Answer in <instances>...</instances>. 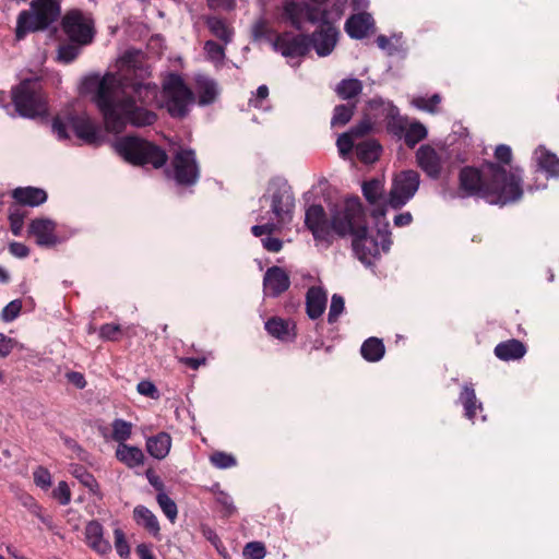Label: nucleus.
Instances as JSON below:
<instances>
[{"instance_id":"7c9ffc66","label":"nucleus","mask_w":559,"mask_h":559,"mask_svg":"<svg viewBox=\"0 0 559 559\" xmlns=\"http://www.w3.org/2000/svg\"><path fill=\"white\" fill-rule=\"evenodd\" d=\"M382 146L377 140H365L356 144L355 153L364 164H373L381 155Z\"/></svg>"},{"instance_id":"c756f323","label":"nucleus","mask_w":559,"mask_h":559,"mask_svg":"<svg viewBox=\"0 0 559 559\" xmlns=\"http://www.w3.org/2000/svg\"><path fill=\"white\" fill-rule=\"evenodd\" d=\"M305 4L306 2L295 0H284L283 2L282 16L285 21H288L296 31H302Z\"/></svg>"},{"instance_id":"ea45409f","label":"nucleus","mask_w":559,"mask_h":559,"mask_svg":"<svg viewBox=\"0 0 559 559\" xmlns=\"http://www.w3.org/2000/svg\"><path fill=\"white\" fill-rule=\"evenodd\" d=\"M133 425L122 418H116L111 423L110 439L118 444L126 443L131 438Z\"/></svg>"},{"instance_id":"603ef678","label":"nucleus","mask_w":559,"mask_h":559,"mask_svg":"<svg viewBox=\"0 0 559 559\" xmlns=\"http://www.w3.org/2000/svg\"><path fill=\"white\" fill-rule=\"evenodd\" d=\"M243 556L249 559H263L265 557V547L260 542H250L243 548Z\"/></svg>"},{"instance_id":"0eeeda50","label":"nucleus","mask_w":559,"mask_h":559,"mask_svg":"<svg viewBox=\"0 0 559 559\" xmlns=\"http://www.w3.org/2000/svg\"><path fill=\"white\" fill-rule=\"evenodd\" d=\"M12 103L22 117L34 118L46 112L47 104L41 81L25 79L12 88Z\"/></svg>"},{"instance_id":"473e14b6","label":"nucleus","mask_w":559,"mask_h":559,"mask_svg":"<svg viewBox=\"0 0 559 559\" xmlns=\"http://www.w3.org/2000/svg\"><path fill=\"white\" fill-rule=\"evenodd\" d=\"M459 401L464 407L465 417L469 420H474L477 409H483V404L478 402L473 384H464Z\"/></svg>"},{"instance_id":"6e6552de","label":"nucleus","mask_w":559,"mask_h":559,"mask_svg":"<svg viewBox=\"0 0 559 559\" xmlns=\"http://www.w3.org/2000/svg\"><path fill=\"white\" fill-rule=\"evenodd\" d=\"M262 199L270 200L271 211L277 223L284 224L292 221L295 197L287 180L278 177L271 179Z\"/></svg>"},{"instance_id":"2f4dec72","label":"nucleus","mask_w":559,"mask_h":559,"mask_svg":"<svg viewBox=\"0 0 559 559\" xmlns=\"http://www.w3.org/2000/svg\"><path fill=\"white\" fill-rule=\"evenodd\" d=\"M134 521L143 526L154 537L159 536V523L155 514L144 506H138L133 510Z\"/></svg>"},{"instance_id":"49530a36","label":"nucleus","mask_w":559,"mask_h":559,"mask_svg":"<svg viewBox=\"0 0 559 559\" xmlns=\"http://www.w3.org/2000/svg\"><path fill=\"white\" fill-rule=\"evenodd\" d=\"M210 462L217 468H230L237 464L235 456L221 451L214 452Z\"/></svg>"},{"instance_id":"6ab92c4d","label":"nucleus","mask_w":559,"mask_h":559,"mask_svg":"<svg viewBox=\"0 0 559 559\" xmlns=\"http://www.w3.org/2000/svg\"><path fill=\"white\" fill-rule=\"evenodd\" d=\"M290 286L288 273L280 266H271L263 277L264 293L271 297H278Z\"/></svg>"},{"instance_id":"9b49d317","label":"nucleus","mask_w":559,"mask_h":559,"mask_svg":"<svg viewBox=\"0 0 559 559\" xmlns=\"http://www.w3.org/2000/svg\"><path fill=\"white\" fill-rule=\"evenodd\" d=\"M61 27L70 41L81 45H88L93 41V21L80 10L67 12L61 20Z\"/></svg>"},{"instance_id":"5701e85b","label":"nucleus","mask_w":559,"mask_h":559,"mask_svg":"<svg viewBox=\"0 0 559 559\" xmlns=\"http://www.w3.org/2000/svg\"><path fill=\"white\" fill-rule=\"evenodd\" d=\"M85 539L87 545L100 555L111 550V545L104 538V527L98 521H90L85 526Z\"/></svg>"},{"instance_id":"a18cd8bd","label":"nucleus","mask_w":559,"mask_h":559,"mask_svg":"<svg viewBox=\"0 0 559 559\" xmlns=\"http://www.w3.org/2000/svg\"><path fill=\"white\" fill-rule=\"evenodd\" d=\"M441 103L439 94H433L431 97H416L413 99V105L424 111L436 114L438 111V105Z\"/></svg>"},{"instance_id":"412c9836","label":"nucleus","mask_w":559,"mask_h":559,"mask_svg":"<svg viewBox=\"0 0 559 559\" xmlns=\"http://www.w3.org/2000/svg\"><path fill=\"white\" fill-rule=\"evenodd\" d=\"M264 328L271 336L282 342H292L297 336L294 321L281 317L270 318L265 322Z\"/></svg>"},{"instance_id":"c9c22d12","label":"nucleus","mask_w":559,"mask_h":559,"mask_svg":"<svg viewBox=\"0 0 559 559\" xmlns=\"http://www.w3.org/2000/svg\"><path fill=\"white\" fill-rule=\"evenodd\" d=\"M536 154L537 165L542 170L546 171L551 177L559 176V158L556 154L543 146L536 150Z\"/></svg>"},{"instance_id":"13d9d810","label":"nucleus","mask_w":559,"mask_h":559,"mask_svg":"<svg viewBox=\"0 0 559 559\" xmlns=\"http://www.w3.org/2000/svg\"><path fill=\"white\" fill-rule=\"evenodd\" d=\"M121 334V328L119 324L106 323L99 329V336L106 341H118Z\"/></svg>"},{"instance_id":"423d86ee","label":"nucleus","mask_w":559,"mask_h":559,"mask_svg":"<svg viewBox=\"0 0 559 559\" xmlns=\"http://www.w3.org/2000/svg\"><path fill=\"white\" fill-rule=\"evenodd\" d=\"M60 14L59 0H33L31 10H24L17 16L16 38L22 39L28 33L47 29L59 19Z\"/></svg>"},{"instance_id":"0e129e2a","label":"nucleus","mask_w":559,"mask_h":559,"mask_svg":"<svg viewBox=\"0 0 559 559\" xmlns=\"http://www.w3.org/2000/svg\"><path fill=\"white\" fill-rule=\"evenodd\" d=\"M14 340L0 333V358L8 357L14 348Z\"/></svg>"},{"instance_id":"774afa93","label":"nucleus","mask_w":559,"mask_h":559,"mask_svg":"<svg viewBox=\"0 0 559 559\" xmlns=\"http://www.w3.org/2000/svg\"><path fill=\"white\" fill-rule=\"evenodd\" d=\"M275 229V225L273 223H266L264 225H254L251 227V233L255 237H261L262 235H271Z\"/></svg>"},{"instance_id":"37998d69","label":"nucleus","mask_w":559,"mask_h":559,"mask_svg":"<svg viewBox=\"0 0 559 559\" xmlns=\"http://www.w3.org/2000/svg\"><path fill=\"white\" fill-rule=\"evenodd\" d=\"M157 503L168 520L174 523L178 515V509L175 501L165 492L160 491L156 496Z\"/></svg>"},{"instance_id":"e433bc0d","label":"nucleus","mask_w":559,"mask_h":559,"mask_svg":"<svg viewBox=\"0 0 559 559\" xmlns=\"http://www.w3.org/2000/svg\"><path fill=\"white\" fill-rule=\"evenodd\" d=\"M362 194L371 205H381L384 200V185L380 179H371L362 183Z\"/></svg>"},{"instance_id":"a878e982","label":"nucleus","mask_w":559,"mask_h":559,"mask_svg":"<svg viewBox=\"0 0 559 559\" xmlns=\"http://www.w3.org/2000/svg\"><path fill=\"white\" fill-rule=\"evenodd\" d=\"M195 88L198 93V104L200 106L213 104L219 95L217 82L206 76L197 78Z\"/></svg>"},{"instance_id":"72a5a7b5","label":"nucleus","mask_w":559,"mask_h":559,"mask_svg":"<svg viewBox=\"0 0 559 559\" xmlns=\"http://www.w3.org/2000/svg\"><path fill=\"white\" fill-rule=\"evenodd\" d=\"M362 358L369 362L381 360L385 354V346L381 338L371 336L364 341L360 347Z\"/></svg>"},{"instance_id":"9d476101","label":"nucleus","mask_w":559,"mask_h":559,"mask_svg":"<svg viewBox=\"0 0 559 559\" xmlns=\"http://www.w3.org/2000/svg\"><path fill=\"white\" fill-rule=\"evenodd\" d=\"M173 177L178 186L192 187L201 176L195 152L192 148H180L171 160Z\"/></svg>"},{"instance_id":"a211bd4d","label":"nucleus","mask_w":559,"mask_h":559,"mask_svg":"<svg viewBox=\"0 0 559 559\" xmlns=\"http://www.w3.org/2000/svg\"><path fill=\"white\" fill-rule=\"evenodd\" d=\"M418 167L431 179L437 180L442 173V159L429 144L421 145L416 152Z\"/></svg>"},{"instance_id":"4d7b16f0","label":"nucleus","mask_w":559,"mask_h":559,"mask_svg":"<svg viewBox=\"0 0 559 559\" xmlns=\"http://www.w3.org/2000/svg\"><path fill=\"white\" fill-rule=\"evenodd\" d=\"M338 152L342 156H346L355 148L354 136L349 132L341 134L336 141Z\"/></svg>"},{"instance_id":"bb28decb","label":"nucleus","mask_w":559,"mask_h":559,"mask_svg":"<svg viewBox=\"0 0 559 559\" xmlns=\"http://www.w3.org/2000/svg\"><path fill=\"white\" fill-rule=\"evenodd\" d=\"M171 448V437L165 431L146 439V451L156 460L165 459Z\"/></svg>"},{"instance_id":"ddd939ff","label":"nucleus","mask_w":559,"mask_h":559,"mask_svg":"<svg viewBox=\"0 0 559 559\" xmlns=\"http://www.w3.org/2000/svg\"><path fill=\"white\" fill-rule=\"evenodd\" d=\"M272 46L276 52L288 59L304 58L310 51L307 34L294 35L290 32L276 34Z\"/></svg>"},{"instance_id":"4468645a","label":"nucleus","mask_w":559,"mask_h":559,"mask_svg":"<svg viewBox=\"0 0 559 559\" xmlns=\"http://www.w3.org/2000/svg\"><path fill=\"white\" fill-rule=\"evenodd\" d=\"M307 35L309 49L312 47L319 57L331 55L338 39L337 28L325 17L313 33Z\"/></svg>"},{"instance_id":"f8f14e48","label":"nucleus","mask_w":559,"mask_h":559,"mask_svg":"<svg viewBox=\"0 0 559 559\" xmlns=\"http://www.w3.org/2000/svg\"><path fill=\"white\" fill-rule=\"evenodd\" d=\"M420 183V176L416 170L401 171L393 180L389 193L388 203L392 209H401L417 192Z\"/></svg>"},{"instance_id":"2eb2a0df","label":"nucleus","mask_w":559,"mask_h":559,"mask_svg":"<svg viewBox=\"0 0 559 559\" xmlns=\"http://www.w3.org/2000/svg\"><path fill=\"white\" fill-rule=\"evenodd\" d=\"M390 134L399 140L403 139L408 148H414L428 136V130L420 121L409 122L406 117H402L400 121L391 123Z\"/></svg>"},{"instance_id":"052dcab7","label":"nucleus","mask_w":559,"mask_h":559,"mask_svg":"<svg viewBox=\"0 0 559 559\" xmlns=\"http://www.w3.org/2000/svg\"><path fill=\"white\" fill-rule=\"evenodd\" d=\"M324 17L326 19V13L324 11L321 13L317 7H313L306 2L304 20L308 21L311 24H316L318 22L322 23V20Z\"/></svg>"},{"instance_id":"f3484780","label":"nucleus","mask_w":559,"mask_h":559,"mask_svg":"<svg viewBox=\"0 0 559 559\" xmlns=\"http://www.w3.org/2000/svg\"><path fill=\"white\" fill-rule=\"evenodd\" d=\"M57 224L49 218H35L28 225V236H33L36 239V243L39 247L50 248L59 242V238L56 235Z\"/></svg>"},{"instance_id":"e2e57ef3","label":"nucleus","mask_w":559,"mask_h":559,"mask_svg":"<svg viewBox=\"0 0 559 559\" xmlns=\"http://www.w3.org/2000/svg\"><path fill=\"white\" fill-rule=\"evenodd\" d=\"M9 252L20 259L27 258L29 255V248L17 241H13L9 245Z\"/></svg>"},{"instance_id":"39448f33","label":"nucleus","mask_w":559,"mask_h":559,"mask_svg":"<svg viewBox=\"0 0 559 559\" xmlns=\"http://www.w3.org/2000/svg\"><path fill=\"white\" fill-rule=\"evenodd\" d=\"M51 127L59 140L70 139L68 132L70 128L84 144L97 147L105 141L102 127L86 114H69L66 117L56 116Z\"/></svg>"},{"instance_id":"dca6fc26","label":"nucleus","mask_w":559,"mask_h":559,"mask_svg":"<svg viewBox=\"0 0 559 559\" xmlns=\"http://www.w3.org/2000/svg\"><path fill=\"white\" fill-rule=\"evenodd\" d=\"M366 117H369L374 124L379 122L385 123V129L390 134L391 123L401 120L400 109L390 100H384L381 97L370 99L365 108Z\"/></svg>"},{"instance_id":"b1692460","label":"nucleus","mask_w":559,"mask_h":559,"mask_svg":"<svg viewBox=\"0 0 559 559\" xmlns=\"http://www.w3.org/2000/svg\"><path fill=\"white\" fill-rule=\"evenodd\" d=\"M328 302L325 290L320 286H311L306 294V312L311 320L320 318Z\"/></svg>"},{"instance_id":"a19ab883","label":"nucleus","mask_w":559,"mask_h":559,"mask_svg":"<svg viewBox=\"0 0 559 559\" xmlns=\"http://www.w3.org/2000/svg\"><path fill=\"white\" fill-rule=\"evenodd\" d=\"M26 212L20 206L12 204L9 207L10 229L14 236H20L24 226Z\"/></svg>"},{"instance_id":"f03ea898","label":"nucleus","mask_w":559,"mask_h":559,"mask_svg":"<svg viewBox=\"0 0 559 559\" xmlns=\"http://www.w3.org/2000/svg\"><path fill=\"white\" fill-rule=\"evenodd\" d=\"M305 225L313 238L331 243L333 235L341 238L352 236V248L357 259L371 265L380 254L377 238L368 233L367 216L358 197L346 198L343 205L335 207L328 217L321 204H312L306 210Z\"/></svg>"},{"instance_id":"393cba45","label":"nucleus","mask_w":559,"mask_h":559,"mask_svg":"<svg viewBox=\"0 0 559 559\" xmlns=\"http://www.w3.org/2000/svg\"><path fill=\"white\" fill-rule=\"evenodd\" d=\"M493 353L497 358L503 361L519 360L526 354V346L523 342L511 338L497 344Z\"/></svg>"},{"instance_id":"7ed1b4c3","label":"nucleus","mask_w":559,"mask_h":559,"mask_svg":"<svg viewBox=\"0 0 559 559\" xmlns=\"http://www.w3.org/2000/svg\"><path fill=\"white\" fill-rule=\"evenodd\" d=\"M497 162L485 160L479 167L464 166L459 173L460 198H479L489 204L504 206L523 197V176L519 167H510L512 150L500 144L495 150Z\"/></svg>"},{"instance_id":"864d4df0","label":"nucleus","mask_w":559,"mask_h":559,"mask_svg":"<svg viewBox=\"0 0 559 559\" xmlns=\"http://www.w3.org/2000/svg\"><path fill=\"white\" fill-rule=\"evenodd\" d=\"M114 535L117 554L121 558H127L130 554V547L126 539L124 533L120 528H116Z\"/></svg>"},{"instance_id":"1a4fd4ad","label":"nucleus","mask_w":559,"mask_h":559,"mask_svg":"<svg viewBox=\"0 0 559 559\" xmlns=\"http://www.w3.org/2000/svg\"><path fill=\"white\" fill-rule=\"evenodd\" d=\"M166 108L174 118H183L188 105L194 100V94L177 73H170L163 83Z\"/></svg>"},{"instance_id":"bf43d9fd","label":"nucleus","mask_w":559,"mask_h":559,"mask_svg":"<svg viewBox=\"0 0 559 559\" xmlns=\"http://www.w3.org/2000/svg\"><path fill=\"white\" fill-rule=\"evenodd\" d=\"M53 498H56L61 506H67L71 501V490L66 481H60L52 491Z\"/></svg>"},{"instance_id":"680f3d73","label":"nucleus","mask_w":559,"mask_h":559,"mask_svg":"<svg viewBox=\"0 0 559 559\" xmlns=\"http://www.w3.org/2000/svg\"><path fill=\"white\" fill-rule=\"evenodd\" d=\"M136 390L141 395L151 397L153 400L159 399V391L156 388V385L151 381L143 380L139 382Z\"/></svg>"},{"instance_id":"20e7f679","label":"nucleus","mask_w":559,"mask_h":559,"mask_svg":"<svg viewBox=\"0 0 559 559\" xmlns=\"http://www.w3.org/2000/svg\"><path fill=\"white\" fill-rule=\"evenodd\" d=\"M117 154L133 166L164 167L168 160L166 151L159 145L138 135H124L114 144Z\"/></svg>"},{"instance_id":"6e6d98bb","label":"nucleus","mask_w":559,"mask_h":559,"mask_svg":"<svg viewBox=\"0 0 559 559\" xmlns=\"http://www.w3.org/2000/svg\"><path fill=\"white\" fill-rule=\"evenodd\" d=\"M373 121L364 115V119L359 121L356 126L352 127L348 131L354 138H360L367 135L373 127Z\"/></svg>"},{"instance_id":"c85d7f7f","label":"nucleus","mask_w":559,"mask_h":559,"mask_svg":"<svg viewBox=\"0 0 559 559\" xmlns=\"http://www.w3.org/2000/svg\"><path fill=\"white\" fill-rule=\"evenodd\" d=\"M205 25L211 34L223 41L224 45H228L233 41L234 29L223 17L210 15L205 19Z\"/></svg>"},{"instance_id":"8fccbe9b","label":"nucleus","mask_w":559,"mask_h":559,"mask_svg":"<svg viewBox=\"0 0 559 559\" xmlns=\"http://www.w3.org/2000/svg\"><path fill=\"white\" fill-rule=\"evenodd\" d=\"M22 310V301L20 299H15L10 301L1 312V318L4 322H11L15 320Z\"/></svg>"},{"instance_id":"f704fd0d","label":"nucleus","mask_w":559,"mask_h":559,"mask_svg":"<svg viewBox=\"0 0 559 559\" xmlns=\"http://www.w3.org/2000/svg\"><path fill=\"white\" fill-rule=\"evenodd\" d=\"M362 82L358 79H343L335 87V93L341 99L353 103L352 100L362 92Z\"/></svg>"},{"instance_id":"f257e3e1","label":"nucleus","mask_w":559,"mask_h":559,"mask_svg":"<svg viewBox=\"0 0 559 559\" xmlns=\"http://www.w3.org/2000/svg\"><path fill=\"white\" fill-rule=\"evenodd\" d=\"M87 91L95 90L93 102L100 111L108 132L120 133L128 124L147 127L155 123L157 115L147 109L157 98V86L134 82L130 92L114 73L88 76L84 81Z\"/></svg>"},{"instance_id":"de8ad7c7","label":"nucleus","mask_w":559,"mask_h":559,"mask_svg":"<svg viewBox=\"0 0 559 559\" xmlns=\"http://www.w3.org/2000/svg\"><path fill=\"white\" fill-rule=\"evenodd\" d=\"M344 308H345L344 298L338 294H334L331 299L330 310H329V314H328L329 323H335L337 321L340 314L344 311Z\"/></svg>"},{"instance_id":"aec40b11","label":"nucleus","mask_w":559,"mask_h":559,"mask_svg":"<svg viewBox=\"0 0 559 559\" xmlns=\"http://www.w3.org/2000/svg\"><path fill=\"white\" fill-rule=\"evenodd\" d=\"M11 195L15 201L14 204L17 206L35 207L44 204L48 199V194L44 189L32 186L17 187L12 190Z\"/></svg>"},{"instance_id":"4be33fe9","label":"nucleus","mask_w":559,"mask_h":559,"mask_svg":"<svg viewBox=\"0 0 559 559\" xmlns=\"http://www.w3.org/2000/svg\"><path fill=\"white\" fill-rule=\"evenodd\" d=\"M374 21L371 14L361 12L350 15L345 22V32L350 38L362 39L368 36Z\"/></svg>"},{"instance_id":"338daca9","label":"nucleus","mask_w":559,"mask_h":559,"mask_svg":"<svg viewBox=\"0 0 559 559\" xmlns=\"http://www.w3.org/2000/svg\"><path fill=\"white\" fill-rule=\"evenodd\" d=\"M202 534L216 549H218V546H222L221 538L211 527L203 525Z\"/></svg>"},{"instance_id":"79ce46f5","label":"nucleus","mask_w":559,"mask_h":559,"mask_svg":"<svg viewBox=\"0 0 559 559\" xmlns=\"http://www.w3.org/2000/svg\"><path fill=\"white\" fill-rule=\"evenodd\" d=\"M84 45H81V44H78L74 41H70V40H69V43L60 44L59 48H58L59 60L64 63H70V62L74 61L76 59V57L80 55L81 48Z\"/></svg>"},{"instance_id":"5fc2aeb1","label":"nucleus","mask_w":559,"mask_h":559,"mask_svg":"<svg viewBox=\"0 0 559 559\" xmlns=\"http://www.w3.org/2000/svg\"><path fill=\"white\" fill-rule=\"evenodd\" d=\"M33 476L34 483L41 489H48L51 486V475L47 468L38 466L34 471Z\"/></svg>"},{"instance_id":"cd10ccee","label":"nucleus","mask_w":559,"mask_h":559,"mask_svg":"<svg viewBox=\"0 0 559 559\" xmlns=\"http://www.w3.org/2000/svg\"><path fill=\"white\" fill-rule=\"evenodd\" d=\"M115 456L129 468L143 465L145 460L144 453L139 447L127 443L118 444Z\"/></svg>"},{"instance_id":"3c124183","label":"nucleus","mask_w":559,"mask_h":559,"mask_svg":"<svg viewBox=\"0 0 559 559\" xmlns=\"http://www.w3.org/2000/svg\"><path fill=\"white\" fill-rule=\"evenodd\" d=\"M215 492H216L215 501L222 507V511L224 512V515L230 516L231 514H234L236 511V508L234 506L231 497L222 490H217Z\"/></svg>"},{"instance_id":"4c0bfd02","label":"nucleus","mask_w":559,"mask_h":559,"mask_svg":"<svg viewBox=\"0 0 559 559\" xmlns=\"http://www.w3.org/2000/svg\"><path fill=\"white\" fill-rule=\"evenodd\" d=\"M357 108V100L354 103L341 104L336 105L333 110V116L331 118V126L335 127H344L353 118L355 110Z\"/></svg>"},{"instance_id":"69168bd1","label":"nucleus","mask_w":559,"mask_h":559,"mask_svg":"<svg viewBox=\"0 0 559 559\" xmlns=\"http://www.w3.org/2000/svg\"><path fill=\"white\" fill-rule=\"evenodd\" d=\"M262 243L264 249L270 252H280L283 248V241L274 237H266L262 239Z\"/></svg>"},{"instance_id":"09e8293b","label":"nucleus","mask_w":559,"mask_h":559,"mask_svg":"<svg viewBox=\"0 0 559 559\" xmlns=\"http://www.w3.org/2000/svg\"><path fill=\"white\" fill-rule=\"evenodd\" d=\"M252 35L255 39L266 38L271 39V37L275 34V31L272 29L267 22L263 19L257 21L252 26Z\"/></svg>"},{"instance_id":"c03bdc74","label":"nucleus","mask_w":559,"mask_h":559,"mask_svg":"<svg viewBox=\"0 0 559 559\" xmlns=\"http://www.w3.org/2000/svg\"><path fill=\"white\" fill-rule=\"evenodd\" d=\"M225 46L226 45H219L212 39L206 40L203 47L206 58L212 62L222 63L226 57Z\"/></svg>"},{"instance_id":"58836bf2","label":"nucleus","mask_w":559,"mask_h":559,"mask_svg":"<svg viewBox=\"0 0 559 559\" xmlns=\"http://www.w3.org/2000/svg\"><path fill=\"white\" fill-rule=\"evenodd\" d=\"M71 474L84 486L86 487L93 495L100 493V487L96 478L92 473H90L85 466L83 465H74L72 467Z\"/></svg>"}]
</instances>
